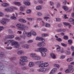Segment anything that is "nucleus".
I'll list each match as a JSON object with an SVG mask.
<instances>
[{"instance_id": "nucleus-36", "label": "nucleus", "mask_w": 74, "mask_h": 74, "mask_svg": "<svg viewBox=\"0 0 74 74\" xmlns=\"http://www.w3.org/2000/svg\"><path fill=\"white\" fill-rule=\"evenodd\" d=\"M63 38L64 40H68L69 39V37L67 36H64Z\"/></svg>"}, {"instance_id": "nucleus-56", "label": "nucleus", "mask_w": 74, "mask_h": 74, "mask_svg": "<svg viewBox=\"0 0 74 74\" xmlns=\"http://www.w3.org/2000/svg\"><path fill=\"white\" fill-rule=\"evenodd\" d=\"M16 40H21V38L19 37H16L15 38Z\"/></svg>"}, {"instance_id": "nucleus-35", "label": "nucleus", "mask_w": 74, "mask_h": 74, "mask_svg": "<svg viewBox=\"0 0 74 74\" xmlns=\"http://www.w3.org/2000/svg\"><path fill=\"white\" fill-rule=\"evenodd\" d=\"M61 45L62 46H63V47H67V44H65L63 43H61Z\"/></svg>"}, {"instance_id": "nucleus-7", "label": "nucleus", "mask_w": 74, "mask_h": 74, "mask_svg": "<svg viewBox=\"0 0 74 74\" xmlns=\"http://www.w3.org/2000/svg\"><path fill=\"white\" fill-rule=\"evenodd\" d=\"M32 34L34 36H36V33L34 32V31L32 30L31 31V33H28L27 34V36L29 37L31 36Z\"/></svg>"}, {"instance_id": "nucleus-12", "label": "nucleus", "mask_w": 74, "mask_h": 74, "mask_svg": "<svg viewBox=\"0 0 74 74\" xmlns=\"http://www.w3.org/2000/svg\"><path fill=\"white\" fill-rule=\"evenodd\" d=\"M63 23L65 26H69V29H70V28L71 27V25H70V24L69 23L63 22Z\"/></svg>"}, {"instance_id": "nucleus-30", "label": "nucleus", "mask_w": 74, "mask_h": 74, "mask_svg": "<svg viewBox=\"0 0 74 74\" xmlns=\"http://www.w3.org/2000/svg\"><path fill=\"white\" fill-rule=\"evenodd\" d=\"M42 63H43V61H41L40 62H35V63L36 64H40Z\"/></svg>"}, {"instance_id": "nucleus-42", "label": "nucleus", "mask_w": 74, "mask_h": 74, "mask_svg": "<svg viewBox=\"0 0 74 74\" xmlns=\"http://www.w3.org/2000/svg\"><path fill=\"white\" fill-rule=\"evenodd\" d=\"M31 12V10H30L28 9L27 11V14H30Z\"/></svg>"}, {"instance_id": "nucleus-51", "label": "nucleus", "mask_w": 74, "mask_h": 74, "mask_svg": "<svg viewBox=\"0 0 74 74\" xmlns=\"http://www.w3.org/2000/svg\"><path fill=\"white\" fill-rule=\"evenodd\" d=\"M11 18L12 19H16V18L15 16H12Z\"/></svg>"}, {"instance_id": "nucleus-48", "label": "nucleus", "mask_w": 74, "mask_h": 74, "mask_svg": "<svg viewBox=\"0 0 74 74\" xmlns=\"http://www.w3.org/2000/svg\"><path fill=\"white\" fill-rule=\"evenodd\" d=\"M20 10L21 11H23V7H21L20 8Z\"/></svg>"}, {"instance_id": "nucleus-53", "label": "nucleus", "mask_w": 74, "mask_h": 74, "mask_svg": "<svg viewBox=\"0 0 74 74\" xmlns=\"http://www.w3.org/2000/svg\"><path fill=\"white\" fill-rule=\"evenodd\" d=\"M66 53L67 55H70V54L71 53V52L70 51H67Z\"/></svg>"}, {"instance_id": "nucleus-20", "label": "nucleus", "mask_w": 74, "mask_h": 74, "mask_svg": "<svg viewBox=\"0 0 74 74\" xmlns=\"http://www.w3.org/2000/svg\"><path fill=\"white\" fill-rule=\"evenodd\" d=\"M18 21L19 22H22V23H26V21L23 19H19Z\"/></svg>"}, {"instance_id": "nucleus-44", "label": "nucleus", "mask_w": 74, "mask_h": 74, "mask_svg": "<svg viewBox=\"0 0 74 74\" xmlns=\"http://www.w3.org/2000/svg\"><path fill=\"white\" fill-rule=\"evenodd\" d=\"M65 56H61L60 57V59H64L65 58Z\"/></svg>"}, {"instance_id": "nucleus-41", "label": "nucleus", "mask_w": 74, "mask_h": 74, "mask_svg": "<svg viewBox=\"0 0 74 74\" xmlns=\"http://www.w3.org/2000/svg\"><path fill=\"white\" fill-rule=\"evenodd\" d=\"M27 67H25V66H23V67H21V69H22V70H26V69H27Z\"/></svg>"}, {"instance_id": "nucleus-58", "label": "nucleus", "mask_w": 74, "mask_h": 74, "mask_svg": "<svg viewBox=\"0 0 74 74\" xmlns=\"http://www.w3.org/2000/svg\"><path fill=\"white\" fill-rule=\"evenodd\" d=\"M27 20H31V21H32V19H33V18L27 17Z\"/></svg>"}, {"instance_id": "nucleus-19", "label": "nucleus", "mask_w": 74, "mask_h": 74, "mask_svg": "<svg viewBox=\"0 0 74 74\" xmlns=\"http://www.w3.org/2000/svg\"><path fill=\"white\" fill-rule=\"evenodd\" d=\"M41 9H42V7L41 5H39L36 7V10H41Z\"/></svg>"}, {"instance_id": "nucleus-28", "label": "nucleus", "mask_w": 74, "mask_h": 74, "mask_svg": "<svg viewBox=\"0 0 74 74\" xmlns=\"http://www.w3.org/2000/svg\"><path fill=\"white\" fill-rule=\"evenodd\" d=\"M73 60V58H68L67 60L66 61L68 62H71V61H72Z\"/></svg>"}, {"instance_id": "nucleus-15", "label": "nucleus", "mask_w": 74, "mask_h": 74, "mask_svg": "<svg viewBox=\"0 0 74 74\" xmlns=\"http://www.w3.org/2000/svg\"><path fill=\"white\" fill-rule=\"evenodd\" d=\"M36 55H37L36 53H32L30 54V56H31V57H32L33 59H34L35 57L36 56Z\"/></svg>"}, {"instance_id": "nucleus-6", "label": "nucleus", "mask_w": 74, "mask_h": 74, "mask_svg": "<svg viewBox=\"0 0 74 74\" xmlns=\"http://www.w3.org/2000/svg\"><path fill=\"white\" fill-rule=\"evenodd\" d=\"M2 20H1V23L3 25H6V21L7 22H9V21H10L9 19H8L5 18H3Z\"/></svg>"}, {"instance_id": "nucleus-49", "label": "nucleus", "mask_w": 74, "mask_h": 74, "mask_svg": "<svg viewBox=\"0 0 74 74\" xmlns=\"http://www.w3.org/2000/svg\"><path fill=\"white\" fill-rule=\"evenodd\" d=\"M56 20L57 22H60L61 21L60 19L58 18H56Z\"/></svg>"}, {"instance_id": "nucleus-55", "label": "nucleus", "mask_w": 74, "mask_h": 74, "mask_svg": "<svg viewBox=\"0 0 74 74\" xmlns=\"http://www.w3.org/2000/svg\"><path fill=\"white\" fill-rule=\"evenodd\" d=\"M1 53H0V55H1V56L2 57H3L4 56V55L3 53H2V52H1Z\"/></svg>"}, {"instance_id": "nucleus-11", "label": "nucleus", "mask_w": 74, "mask_h": 74, "mask_svg": "<svg viewBox=\"0 0 74 74\" xmlns=\"http://www.w3.org/2000/svg\"><path fill=\"white\" fill-rule=\"evenodd\" d=\"M55 47H58L57 48V51L58 52H60V50H61V48L59 45H55Z\"/></svg>"}, {"instance_id": "nucleus-60", "label": "nucleus", "mask_w": 74, "mask_h": 74, "mask_svg": "<svg viewBox=\"0 0 74 74\" xmlns=\"http://www.w3.org/2000/svg\"><path fill=\"white\" fill-rule=\"evenodd\" d=\"M71 49L72 51H74V47L73 46H72L71 47Z\"/></svg>"}, {"instance_id": "nucleus-23", "label": "nucleus", "mask_w": 74, "mask_h": 74, "mask_svg": "<svg viewBox=\"0 0 74 74\" xmlns=\"http://www.w3.org/2000/svg\"><path fill=\"white\" fill-rule=\"evenodd\" d=\"M34 59L35 60H40L41 59V57L38 56H37V55L34 58Z\"/></svg>"}, {"instance_id": "nucleus-10", "label": "nucleus", "mask_w": 74, "mask_h": 74, "mask_svg": "<svg viewBox=\"0 0 74 74\" xmlns=\"http://www.w3.org/2000/svg\"><path fill=\"white\" fill-rule=\"evenodd\" d=\"M5 11L7 12H11L13 11V9L11 8H7L5 9Z\"/></svg>"}, {"instance_id": "nucleus-38", "label": "nucleus", "mask_w": 74, "mask_h": 74, "mask_svg": "<svg viewBox=\"0 0 74 74\" xmlns=\"http://www.w3.org/2000/svg\"><path fill=\"white\" fill-rule=\"evenodd\" d=\"M48 36V34H43L42 35V37H47Z\"/></svg>"}, {"instance_id": "nucleus-29", "label": "nucleus", "mask_w": 74, "mask_h": 74, "mask_svg": "<svg viewBox=\"0 0 74 74\" xmlns=\"http://www.w3.org/2000/svg\"><path fill=\"white\" fill-rule=\"evenodd\" d=\"M44 63H42L41 64H40L38 65V67L40 68H41V67H44Z\"/></svg>"}, {"instance_id": "nucleus-8", "label": "nucleus", "mask_w": 74, "mask_h": 74, "mask_svg": "<svg viewBox=\"0 0 74 74\" xmlns=\"http://www.w3.org/2000/svg\"><path fill=\"white\" fill-rule=\"evenodd\" d=\"M45 46V43L40 42L38 43L37 45V46L39 47H44Z\"/></svg>"}, {"instance_id": "nucleus-39", "label": "nucleus", "mask_w": 74, "mask_h": 74, "mask_svg": "<svg viewBox=\"0 0 74 74\" xmlns=\"http://www.w3.org/2000/svg\"><path fill=\"white\" fill-rule=\"evenodd\" d=\"M37 15H38L39 16H42V13L40 12H38L37 13Z\"/></svg>"}, {"instance_id": "nucleus-40", "label": "nucleus", "mask_w": 74, "mask_h": 74, "mask_svg": "<svg viewBox=\"0 0 74 74\" xmlns=\"http://www.w3.org/2000/svg\"><path fill=\"white\" fill-rule=\"evenodd\" d=\"M54 66L58 68H59V65L58 64H55L54 65Z\"/></svg>"}, {"instance_id": "nucleus-14", "label": "nucleus", "mask_w": 74, "mask_h": 74, "mask_svg": "<svg viewBox=\"0 0 74 74\" xmlns=\"http://www.w3.org/2000/svg\"><path fill=\"white\" fill-rule=\"evenodd\" d=\"M46 69L45 68H41L38 69V71H39L40 72H42L43 71H46Z\"/></svg>"}, {"instance_id": "nucleus-4", "label": "nucleus", "mask_w": 74, "mask_h": 74, "mask_svg": "<svg viewBox=\"0 0 74 74\" xmlns=\"http://www.w3.org/2000/svg\"><path fill=\"white\" fill-rule=\"evenodd\" d=\"M21 59L20 60V64L21 66H24L25 65V63L24 62H27V57L25 56H22L21 57Z\"/></svg>"}, {"instance_id": "nucleus-3", "label": "nucleus", "mask_w": 74, "mask_h": 74, "mask_svg": "<svg viewBox=\"0 0 74 74\" xmlns=\"http://www.w3.org/2000/svg\"><path fill=\"white\" fill-rule=\"evenodd\" d=\"M34 51L35 52H41L42 56H45V53L44 52H47V49L44 47L39 48L35 50Z\"/></svg>"}, {"instance_id": "nucleus-37", "label": "nucleus", "mask_w": 74, "mask_h": 74, "mask_svg": "<svg viewBox=\"0 0 74 74\" xmlns=\"http://www.w3.org/2000/svg\"><path fill=\"white\" fill-rule=\"evenodd\" d=\"M45 27H49L51 26V25H50V24H49L46 23L45 25Z\"/></svg>"}, {"instance_id": "nucleus-57", "label": "nucleus", "mask_w": 74, "mask_h": 74, "mask_svg": "<svg viewBox=\"0 0 74 74\" xmlns=\"http://www.w3.org/2000/svg\"><path fill=\"white\" fill-rule=\"evenodd\" d=\"M50 4L51 5H54V3L50 1Z\"/></svg>"}, {"instance_id": "nucleus-16", "label": "nucleus", "mask_w": 74, "mask_h": 74, "mask_svg": "<svg viewBox=\"0 0 74 74\" xmlns=\"http://www.w3.org/2000/svg\"><path fill=\"white\" fill-rule=\"evenodd\" d=\"M34 66V63L31 62L29 63L28 66L29 67H33Z\"/></svg>"}, {"instance_id": "nucleus-2", "label": "nucleus", "mask_w": 74, "mask_h": 74, "mask_svg": "<svg viewBox=\"0 0 74 74\" xmlns=\"http://www.w3.org/2000/svg\"><path fill=\"white\" fill-rule=\"evenodd\" d=\"M11 42L12 43V46H15L14 47L15 48H18L19 47V44H18V42L16 41H14L13 40H9L7 41V42H5V44H7L8 43Z\"/></svg>"}, {"instance_id": "nucleus-64", "label": "nucleus", "mask_w": 74, "mask_h": 74, "mask_svg": "<svg viewBox=\"0 0 74 74\" xmlns=\"http://www.w3.org/2000/svg\"><path fill=\"white\" fill-rule=\"evenodd\" d=\"M37 21H40L42 20V19L41 18H37Z\"/></svg>"}, {"instance_id": "nucleus-9", "label": "nucleus", "mask_w": 74, "mask_h": 74, "mask_svg": "<svg viewBox=\"0 0 74 74\" xmlns=\"http://www.w3.org/2000/svg\"><path fill=\"white\" fill-rule=\"evenodd\" d=\"M36 40H37L38 41V40L42 41V42H45V40H44V39L42 37H40L39 36H37L36 38Z\"/></svg>"}, {"instance_id": "nucleus-24", "label": "nucleus", "mask_w": 74, "mask_h": 74, "mask_svg": "<svg viewBox=\"0 0 74 74\" xmlns=\"http://www.w3.org/2000/svg\"><path fill=\"white\" fill-rule=\"evenodd\" d=\"M22 47L26 49H28V48H29V45H22Z\"/></svg>"}, {"instance_id": "nucleus-27", "label": "nucleus", "mask_w": 74, "mask_h": 74, "mask_svg": "<svg viewBox=\"0 0 74 74\" xmlns=\"http://www.w3.org/2000/svg\"><path fill=\"white\" fill-rule=\"evenodd\" d=\"M62 8L65 11H67L68 10V8L66 6H63Z\"/></svg>"}, {"instance_id": "nucleus-45", "label": "nucleus", "mask_w": 74, "mask_h": 74, "mask_svg": "<svg viewBox=\"0 0 74 74\" xmlns=\"http://www.w3.org/2000/svg\"><path fill=\"white\" fill-rule=\"evenodd\" d=\"M63 3L64 5H66V4H67V1L66 0H64V1L63 2Z\"/></svg>"}, {"instance_id": "nucleus-43", "label": "nucleus", "mask_w": 74, "mask_h": 74, "mask_svg": "<svg viewBox=\"0 0 74 74\" xmlns=\"http://www.w3.org/2000/svg\"><path fill=\"white\" fill-rule=\"evenodd\" d=\"M74 19L73 18H71L69 20V22H71V23L73 22Z\"/></svg>"}, {"instance_id": "nucleus-13", "label": "nucleus", "mask_w": 74, "mask_h": 74, "mask_svg": "<svg viewBox=\"0 0 74 74\" xmlns=\"http://www.w3.org/2000/svg\"><path fill=\"white\" fill-rule=\"evenodd\" d=\"M14 37V36L13 35H9L5 37V38H13Z\"/></svg>"}, {"instance_id": "nucleus-62", "label": "nucleus", "mask_w": 74, "mask_h": 74, "mask_svg": "<svg viewBox=\"0 0 74 74\" xmlns=\"http://www.w3.org/2000/svg\"><path fill=\"white\" fill-rule=\"evenodd\" d=\"M66 15H67L66 14L64 15V19H67V17H66Z\"/></svg>"}, {"instance_id": "nucleus-50", "label": "nucleus", "mask_w": 74, "mask_h": 74, "mask_svg": "<svg viewBox=\"0 0 74 74\" xmlns=\"http://www.w3.org/2000/svg\"><path fill=\"white\" fill-rule=\"evenodd\" d=\"M33 42V40H29V41L27 42V43H32Z\"/></svg>"}, {"instance_id": "nucleus-1", "label": "nucleus", "mask_w": 74, "mask_h": 74, "mask_svg": "<svg viewBox=\"0 0 74 74\" xmlns=\"http://www.w3.org/2000/svg\"><path fill=\"white\" fill-rule=\"evenodd\" d=\"M16 26L18 27V30H22V31H23L24 32L23 33V34H26V32L25 31V29H28V27L27 26L23 24V23H18L17 24Z\"/></svg>"}, {"instance_id": "nucleus-33", "label": "nucleus", "mask_w": 74, "mask_h": 74, "mask_svg": "<svg viewBox=\"0 0 74 74\" xmlns=\"http://www.w3.org/2000/svg\"><path fill=\"white\" fill-rule=\"evenodd\" d=\"M56 40L59 42H61L62 41V38H57L56 39Z\"/></svg>"}, {"instance_id": "nucleus-21", "label": "nucleus", "mask_w": 74, "mask_h": 74, "mask_svg": "<svg viewBox=\"0 0 74 74\" xmlns=\"http://www.w3.org/2000/svg\"><path fill=\"white\" fill-rule=\"evenodd\" d=\"M14 3L15 5H21V3L20 2H14Z\"/></svg>"}, {"instance_id": "nucleus-61", "label": "nucleus", "mask_w": 74, "mask_h": 74, "mask_svg": "<svg viewBox=\"0 0 74 74\" xmlns=\"http://www.w3.org/2000/svg\"><path fill=\"white\" fill-rule=\"evenodd\" d=\"M3 16V13L2 12H0V16Z\"/></svg>"}, {"instance_id": "nucleus-59", "label": "nucleus", "mask_w": 74, "mask_h": 74, "mask_svg": "<svg viewBox=\"0 0 74 74\" xmlns=\"http://www.w3.org/2000/svg\"><path fill=\"white\" fill-rule=\"evenodd\" d=\"M53 70L55 72H56L57 71V68H55L53 69Z\"/></svg>"}, {"instance_id": "nucleus-46", "label": "nucleus", "mask_w": 74, "mask_h": 74, "mask_svg": "<svg viewBox=\"0 0 74 74\" xmlns=\"http://www.w3.org/2000/svg\"><path fill=\"white\" fill-rule=\"evenodd\" d=\"M55 73V72H54L53 70V69H52L51 72H50V74H53L54 73Z\"/></svg>"}, {"instance_id": "nucleus-34", "label": "nucleus", "mask_w": 74, "mask_h": 74, "mask_svg": "<svg viewBox=\"0 0 74 74\" xmlns=\"http://www.w3.org/2000/svg\"><path fill=\"white\" fill-rule=\"evenodd\" d=\"M44 19H45L46 21H47V19H49L50 18L48 17H43Z\"/></svg>"}, {"instance_id": "nucleus-32", "label": "nucleus", "mask_w": 74, "mask_h": 74, "mask_svg": "<svg viewBox=\"0 0 74 74\" xmlns=\"http://www.w3.org/2000/svg\"><path fill=\"white\" fill-rule=\"evenodd\" d=\"M49 64L47 63H43L44 67H48Z\"/></svg>"}, {"instance_id": "nucleus-54", "label": "nucleus", "mask_w": 74, "mask_h": 74, "mask_svg": "<svg viewBox=\"0 0 74 74\" xmlns=\"http://www.w3.org/2000/svg\"><path fill=\"white\" fill-rule=\"evenodd\" d=\"M2 30H4V27L3 26L0 27V31Z\"/></svg>"}, {"instance_id": "nucleus-18", "label": "nucleus", "mask_w": 74, "mask_h": 74, "mask_svg": "<svg viewBox=\"0 0 74 74\" xmlns=\"http://www.w3.org/2000/svg\"><path fill=\"white\" fill-rule=\"evenodd\" d=\"M50 56L53 59H55L56 58V56L53 53H51Z\"/></svg>"}, {"instance_id": "nucleus-52", "label": "nucleus", "mask_w": 74, "mask_h": 74, "mask_svg": "<svg viewBox=\"0 0 74 74\" xmlns=\"http://www.w3.org/2000/svg\"><path fill=\"white\" fill-rule=\"evenodd\" d=\"M38 2L39 3H43V1L41 0H38Z\"/></svg>"}, {"instance_id": "nucleus-31", "label": "nucleus", "mask_w": 74, "mask_h": 74, "mask_svg": "<svg viewBox=\"0 0 74 74\" xmlns=\"http://www.w3.org/2000/svg\"><path fill=\"white\" fill-rule=\"evenodd\" d=\"M68 42L69 45H71L73 44V41L71 40H68Z\"/></svg>"}, {"instance_id": "nucleus-22", "label": "nucleus", "mask_w": 74, "mask_h": 74, "mask_svg": "<svg viewBox=\"0 0 74 74\" xmlns=\"http://www.w3.org/2000/svg\"><path fill=\"white\" fill-rule=\"evenodd\" d=\"M24 3L25 5H30V3L29 2H27L25 1H24Z\"/></svg>"}, {"instance_id": "nucleus-5", "label": "nucleus", "mask_w": 74, "mask_h": 74, "mask_svg": "<svg viewBox=\"0 0 74 74\" xmlns=\"http://www.w3.org/2000/svg\"><path fill=\"white\" fill-rule=\"evenodd\" d=\"M73 66L72 65H69V69H66L65 71L66 73H73L74 71V69H73Z\"/></svg>"}, {"instance_id": "nucleus-17", "label": "nucleus", "mask_w": 74, "mask_h": 74, "mask_svg": "<svg viewBox=\"0 0 74 74\" xmlns=\"http://www.w3.org/2000/svg\"><path fill=\"white\" fill-rule=\"evenodd\" d=\"M66 30L64 29H58L57 30V32H65Z\"/></svg>"}, {"instance_id": "nucleus-25", "label": "nucleus", "mask_w": 74, "mask_h": 74, "mask_svg": "<svg viewBox=\"0 0 74 74\" xmlns=\"http://www.w3.org/2000/svg\"><path fill=\"white\" fill-rule=\"evenodd\" d=\"M9 5L7 3H2L1 4V5L3 7H8Z\"/></svg>"}, {"instance_id": "nucleus-63", "label": "nucleus", "mask_w": 74, "mask_h": 74, "mask_svg": "<svg viewBox=\"0 0 74 74\" xmlns=\"http://www.w3.org/2000/svg\"><path fill=\"white\" fill-rule=\"evenodd\" d=\"M22 38H23L24 39H25V38H26V36H21Z\"/></svg>"}, {"instance_id": "nucleus-47", "label": "nucleus", "mask_w": 74, "mask_h": 74, "mask_svg": "<svg viewBox=\"0 0 74 74\" xmlns=\"http://www.w3.org/2000/svg\"><path fill=\"white\" fill-rule=\"evenodd\" d=\"M60 52L61 53H64V49H62L60 51Z\"/></svg>"}, {"instance_id": "nucleus-26", "label": "nucleus", "mask_w": 74, "mask_h": 74, "mask_svg": "<svg viewBox=\"0 0 74 74\" xmlns=\"http://www.w3.org/2000/svg\"><path fill=\"white\" fill-rule=\"evenodd\" d=\"M23 53V51H17V53L18 55H22Z\"/></svg>"}]
</instances>
